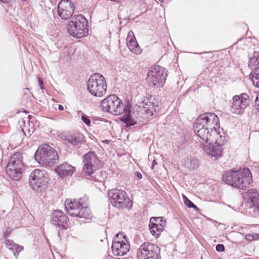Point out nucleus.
I'll list each match as a JSON object with an SVG mask.
<instances>
[{
  "mask_svg": "<svg viewBox=\"0 0 259 259\" xmlns=\"http://www.w3.org/2000/svg\"><path fill=\"white\" fill-rule=\"evenodd\" d=\"M219 124L218 116L214 113L207 112L197 118L193 130L203 142L209 144L224 145L227 140L225 133L220 128Z\"/></svg>",
  "mask_w": 259,
  "mask_h": 259,
  "instance_id": "nucleus-1",
  "label": "nucleus"
},
{
  "mask_svg": "<svg viewBox=\"0 0 259 259\" xmlns=\"http://www.w3.org/2000/svg\"><path fill=\"white\" fill-rule=\"evenodd\" d=\"M103 111L115 115L123 114L121 121L127 126L136 124V121L131 113L128 106L123 105L121 100L114 94L111 95L104 99L101 103Z\"/></svg>",
  "mask_w": 259,
  "mask_h": 259,
  "instance_id": "nucleus-2",
  "label": "nucleus"
},
{
  "mask_svg": "<svg viewBox=\"0 0 259 259\" xmlns=\"http://www.w3.org/2000/svg\"><path fill=\"white\" fill-rule=\"evenodd\" d=\"M222 180L226 183L242 190L246 189L252 182L251 174L247 168L225 172Z\"/></svg>",
  "mask_w": 259,
  "mask_h": 259,
  "instance_id": "nucleus-3",
  "label": "nucleus"
},
{
  "mask_svg": "<svg viewBox=\"0 0 259 259\" xmlns=\"http://www.w3.org/2000/svg\"><path fill=\"white\" fill-rule=\"evenodd\" d=\"M88 198L84 196L79 200L67 199L65 206L68 213L71 217L90 219L92 214L88 208Z\"/></svg>",
  "mask_w": 259,
  "mask_h": 259,
  "instance_id": "nucleus-4",
  "label": "nucleus"
},
{
  "mask_svg": "<svg viewBox=\"0 0 259 259\" xmlns=\"http://www.w3.org/2000/svg\"><path fill=\"white\" fill-rule=\"evenodd\" d=\"M34 158L39 164L45 166L52 167L59 162L57 152L46 144L39 146L35 153Z\"/></svg>",
  "mask_w": 259,
  "mask_h": 259,
  "instance_id": "nucleus-5",
  "label": "nucleus"
},
{
  "mask_svg": "<svg viewBox=\"0 0 259 259\" xmlns=\"http://www.w3.org/2000/svg\"><path fill=\"white\" fill-rule=\"evenodd\" d=\"M67 26L68 33L76 38H81L88 34L87 19L82 15H78L72 18Z\"/></svg>",
  "mask_w": 259,
  "mask_h": 259,
  "instance_id": "nucleus-6",
  "label": "nucleus"
},
{
  "mask_svg": "<svg viewBox=\"0 0 259 259\" xmlns=\"http://www.w3.org/2000/svg\"><path fill=\"white\" fill-rule=\"evenodd\" d=\"M88 90L96 97H102L106 93L107 84L105 77L100 73L92 74L88 82Z\"/></svg>",
  "mask_w": 259,
  "mask_h": 259,
  "instance_id": "nucleus-7",
  "label": "nucleus"
},
{
  "mask_svg": "<svg viewBox=\"0 0 259 259\" xmlns=\"http://www.w3.org/2000/svg\"><path fill=\"white\" fill-rule=\"evenodd\" d=\"M48 175L44 170L35 169L29 176V185L36 192L45 191L48 188Z\"/></svg>",
  "mask_w": 259,
  "mask_h": 259,
  "instance_id": "nucleus-8",
  "label": "nucleus"
},
{
  "mask_svg": "<svg viewBox=\"0 0 259 259\" xmlns=\"http://www.w3.org/2000/svg\"><path fill=\"white\" fill-rule=\"evenodd\" d=\"M112 205L117 208H131L133 202L128 197L126 193L118 189H112L108 193Z\"/></svg>",
  "mask_w": 259,
  "mask_h": 259,
  "instance_id": "nucleus-9",
  "label": "nucleus"
},
{
  "mask_svg": "<svg viewBox=\"0 0 259 259\" xmlns=\"http://www.w3.org/2000/svg\"><path fill=\"white\" fill-rule=\"evenodd\" d=\"M166 73L163 68L159 65L151 67L147 73V81L150 85L156 88L162 87L165 82Z\"/></svg>",
  "mask_w": 259,
  "mask_h": 259,
  "instance_id": "nucleus-10",
  "label": "nucleus"
},
{
  "mask_svg": "<svg viewBox=\"0 0 259 259\" xmlns=\"http://www.w3.org/2000/svg\"><path fill=\"white\" fill-rule=\"evenodd\" d=\"M83 163V171L88 176H91L101 167V161L94 151H90L84 155Z\"/></svg>",
  "mask_w": 259,
  "mask_h": 259,
  "instance_id": "nucleus-11",
  "label": "nucleus"
},
{
  "mask_svg": "<svg viewBox=\"0 0 259 259\" xmlns=\"http://www.w3.org/2000/svg\"><path fill=\"white\" fill-rule=\"evenodd\" d=\"M159 252V248L157 245L145 242L137 250V257L138 259H158Z\"/></svg>",
  "mask_w": 259,
  "mask_h": 259,
  "instance_id": "nucleus-12",
  "label": "nucleus"
},
{
  "mask_svg": "<svg viewBox=\"0 0 259 259\" xmlns=\"http://www.w3.org/2000/svg\"><path fill=\"white\" fill-rule=\"evenodd\" d=\"M125 237L121 233L117 234L112 241V250L115 256H123L130 250V245L126 243Z\"/></svg>",
  "mask_w": 259,
  "mask_h": 259,
  "instance_id": "nucleus-13",
  "label": "nucleus"
},
{
  "mask_svg": "<svg viewBox=\"0 0 259 259\" xmlns=\"http://www.w3.org/2000/svg\"><path fill=\"white\" fill-rule=\"evenodd\" d=\"M249 103V99L247 94L243 93L236 95L233 98L230 111L233 113L241 114L243 113Z\"/></svg>",
  "mask_w": 259,
  "mask_h": 259,
  "instance_id": "nucleus-14",
  "label": "nucleus"
},
{
  "mask_svg": "<svg viewBox=\"0 0 259 259\" xmlns=\"http://www.w3.org/2000/svg\"><path fill=\"white\" fill-rule=\"evenodd\" d=\"M75 10L73 3L70 0H61L58 6L59 16L64 20L71 17Z\"/></svg>",
  "mask_w": 259,
  "mask_h": 259,
  "instance_id": "nucleus-15",
  "label": "nucleus"
},
{
  "mask_svg": "<svg viewBox=\"0 0 259 259\" xmlns=\"http://www.w3.org/2000/svg\"><path fill=\"white\" fill-rule=\"evenodd\" d=\"M142 104L141 112L146 114L147 118L154 116L159 110L158 101L155 99H147Z\"/></svg>",
  "mask_w": 259,
  "mask_h": 259,
  "instance_id": "nucleus-16",
  "label": "nucleus"
},
{
  "mask_svg": "<svg viewBox=\"0 0 259 259\" xmlns=\"http://www.w3.org/2000/svg\"><path fill=\"white\" fill-rule=\"evenodd\" d=\"M51 222L60 229L64 230L68 228L67 217L61 210H54L51 215Z\"/></svg>",
  "mask_w": 259,
  "mask_h": 259,
  "instance_id": "nucleus-17",
  "label": "nucleus"
},
{
  "mask_svg": "<svg viewBox=\"0 0 259 259\" xmlns=\"http://www.w3.org/2000/svg\"><path fill=\"white\" fill-rule=\"evenodd\" d=\"M23 157L22 154L20 152L14 153L11 157L10 159L7 164V167L10 168H16L17 170L25 169V165L22 160Z\"/></svg>",
  "mask_w": 259,
  "mask_h": 259,
  "instance_id": "nucleus-18",
  "label": "nucleus"
},
{
  "mask_svg": "<svg viewBox=\"0 0 259 259\" xmlns=\"http://www.w3.org/2000/svg\"><path fill=\"white\" fill-rule=\"evenodd\" d=\"M127 46L133 53L138 55L141 54L142 50L138 45L133 31H130L126 39Z\"/></svg>",
  "mask_w": 259,
  "mask_h": 259,
  "instance_id": "nucleus-19",
  "label": "nucleus"
},
{
  "mask_svg": "<svg viewBox=\"0 0 259 259\" xmlns=\"http://www.w3.org/2000/svg\"><path fill=\"white\" fill-rule=\"evenodd\" d=\"M247 196L250 207L259 211V193L254 189H250L247 191Z\"/></svg>",
  "mask_w": 259,
  "mask_h": 259,
  "instance_id": "nucleus-20",
  "label": "nucleus"
},
{
  "mask_svg": "<svg viewBox=\"0 0 259 259\" xmlns=\"http://www.w3.org/2000/svg\"><path fill=\"white\" fill-rule=\"evenodd\" d=\"M74 167L71 165L64 163L59 165L56 168V171L61 177L70 176L73 173Z\"/></svg>",
  "mask_w": 259,
  "mask_h": 259,
  "instance_id": "nucleus-21",
  "label": "nucleus"
},
{
  "mask_svg": "<svg viewBox=\"0 0 259 259\" xmlns=\"http://www.w3.org/2000/svg\"><path fill=\"white\" fill-rule=\"evenodd\" d=\"M5 244L7 248L12 251L13 255L17 257L19 253L23 250V247L15 243L13 241L7 239L5 241Z\"/></svg>",
  "mask_w": 259,
  "mask_h": 259,
  "instance_id": "nucleus-22",
  "label": "nucleus"
},
{
  "mask_svg": "<svg viewBox=\"0 0 259 259\" xmlns=\"http://www.w3.org/2000/svg\"><path fill=\"white\" fill-rule=\"evenodd\" d=\"M211 146L207 148L205 151L211 156L218 158L222 155V149L221 146L223 145H219L218 144H210Z\"/></svg>",
  "mask_w": 259,
  "mask_h": 259,
  "instance_id": "nucleus-23",
  "label": "nucleus"
},
{
  "mask_svg": "<svg viewBox=\"0 0 259 259\" xmlns=\"http://www.w3.org/2000/svg\"><path fill=\"white\" fill-rule=\"evenodd\" d=\"M24 169H18L17 168H10V167L6 168V172L8 176L15 181H19L22 176V173Z\"/></svg>",
  "mask_w": 259,
  "mask_h": 259,
  "instance_id": "nucleus-24",
  "label": "nucleus"
},
{
  "mask_svg": "<svg viewBox=\"0 0 259 259\" xmlns=\"http://www.w3.org/2000/svg\"><path fill=\"white\" fill-rule=\"evenodd\" d=\"M259 52L254 51L249 59L248 66L253 71L254 69L259 68Z\"/></svg>",
  "mask_w": 259,
  "mask_h": 259,
  "instance_id": "nucleus-25",
  "label": "nucleus"
},
{
  "mask_svg": "<svg viewBox=\"0 0 259 259\" xmlns=\"http://www.w3.org/2000/svg\"><path fill=\"white\" fill-rule=\"evenodd\" d=\"M83 140V136L82 134L75 133L71 136H68L67 142L73 146H77L81 143Z\"/></svg>",
  "mask_w": 259,
  "mask_h": 259,
  "instance_id": "nucleus-26",
  "label": "nucleus"
},
{
  "mask_svg": "<svg viewBox=\"0 0 259 259\" xmlns=\"http://www.w3.org/2000/svg\"><path fill=\"white\" fill-rule=\"evenodd\" d=\"M165 225L161 224L149 225V230L151 233L156 237H158L164 230Z\"/></svg>",
  "mask_w": 259,
  "mask_h": 259,
  "instance_id": "nucleus-27",
  "label": "nucleus"
},
{
  "mask_svg": "<svg viewBox=\"0 0 259 259\" xmlns=\"http://www.w3.org/2000/svg\"><path fill=\"white\" fill-rule=\"evenodd\" d=\"M250 75L252 77V81L253 85L259 88V68L254 69L251 71Z\"/></svg>",
  "mask_w": 259,
  "mask_h": 259,
  "instance_id": "nucleus-28",
  "label": "nucleus"
},
{
  "mask_svg": "<svg viewBox=\"0 0 259 259\" xmlns=\"http://www.w3.org/2000/svg\"><path fill=\"white\" fill-rule=\"evenodd\" d=\"M166 222L163 220L162 217H152L150 219L149 225L161 224L165 225Z\"/></svg>",
  "mask_w": 259,
  "mask_h": 259,
  "instance_id": "nucleus-29",
  "label": "nucleus"
},
{
  "mask_svg": "<svg viewBox=\"0 0 259 259\" xmlns=\"http://www.w3.org/2000/svg\"><path fill=\"white\" fill-rule=\"evenodd\" d=\"M183 199L185 204L189 208H193L195 210L198 211L199 208L191 200H190L185 195H183Z\"/></svg>",
  "mask_w": 259,
  "mask_h": 259,
  "instance_id": "nucleus-30",
  "label": "nucleus"
},
{
  "mask_svg": "<svg viewBox=\"0 0 259 259\" xmlns=\"http://www.w3.org/2000/svg\"><path fill=\"white\" fill-rule=\"evenodd\" d=\"M245 239L249 241H253L254 240L259 239V234L257 233H252L248 234L245 235Z\"/></svg>",
  "mask_w": 259,
  "mask_h": 259,
  "instance_id": "nucleus-31",
  "label": "nucleus"
},
{
  "mask_svg": "<svg viewBox=\"0 0 259 259\" xmlns=\"http://www.w3.org/2000/svg\"><path fill=\"white\" fill-rule=\"evenodd\" d=\"M245 239L249 241H253L254 240L259 239V234L257 233H252L248 234L245 235Z\"/></svg>",
  "mask_w": 259,
  "mask_h": 259,
  "instance_id": "nucleus-32",
  "label": "nucleus"
},
{
  "mask_svg": "<svg viewBox=\"0 0 259 259\" xmlns=\"http://www.w3.org/2000/svg\"><path fill=\"white\" fill-rule=\"evenodd\" d=\"M199 165L198 160L197 159H191L189 163V168L192 169H196Z\"/></svg>",
  "mask_w": 259,
  "mask_h": 259,
  "instance_id": "nucleus-33",
  "label": "nucleus"
},
{
  "mask_svg": "<svg viewBox=\"0 0 259 259\" xmlns=\"http://www.w3.org/2000/svg\"><path fill=\"white\" fill-rule=\"evenodd\" d=\"M81 120L87 125L90 126L91 125V120L89 117L84 113L81 115Z\"/></svg>",
  "mask_w": 259,
  "mask_h": 259,
  "instance_id": "nucleus-34",
  "label": "nucleus"
},
{
  "mask_svg": "<svg viewBox=\"0 0 259 259\" xmlns=\"http://www.w3.org/2000/svg\"><path fill=\"white\" fill-rule=\"evenodd\" d=\"M215 249L217 251L222 252L225 250V247L224 245L219 244L216 246Z\"/></svg>",
  "mask_w": 259,
  "mask_h": 259,
  "instance_id": "nucleus-35",
  "label": "nucleus"
},
{
  "mask_svg": "<svg viewBox=\"0 0 259 259\" xmlns=\"http://www.w3.org/2000/svg\"><path fill=\"white\" fill-rule=\"evenodd\" d=\"M255 106L256 109L259 111V93L257 95L255 99Z\"/></svg>",
  "mask_w": 259,
  "mask_h": 259,
  "instance_id": "nucleus-36",
  "label": "nucleus"
},
{
  "mask_svg": "<svg viewBox=\"0 0 259 259\" xmlns=\"http://www.w3.org/2000/svg\"><path fill=\"white\" fill-rule=\"evenodd\" d=\"M59 137L60 138V139H61L62 140H66L67 141V139H68V136H67L64 133H61L60 135H59Z\"/></svg>",
  "mask_w": 259,
  "mask_h": 259,
  "instance_id": "nucleus-37",
  "label": "nucleus"
},
{
  "mask_svg": "<svg viewBox=\"0 0 259 259\" xmlns=\"http://www.w3.org/2000/svg\"><path fill=\"white\" fill-rule=\"evenodd\" d=\"M38 82H39V84L40 89L41 90H43L44 89L43 81L40 78H39Z\"/></svg>",
  "mask_w": 259,
  "mask_h": 259,
  "instance_id": "nucleus-38",
  "label": "nucleus"
},
{
  "mask_svg": "<svg viewBox=\"0 0 259 259\" xmlns=\"http://www.w3.org/2000/svg\"><path fill=\"white\" fill-rule=\"evenodd\" d=\"M135 175L139 179H140L142 178V174L139 172L137 171L135 172Z\"/></svg>",
  "mask_w": 259,
  "mask_h": 259,
  "instance_id": "nucleus-39",
  "label": "nucleus"
},
{
  "mask_svg": "<svg viewBox=\"0 0 259 259\" xmlns=\"http://www.w3.org/2000/svg\"><path fill=\"white\" fill-rule=\"evenodd\" d=\"M157 162H156V160H154L153 161V162H152V166H151V168H152V169H153V168H154V166H155V165H157Z\"/></svg>",
  "mask_w": 259,
  "mask_h": 259,
  "instance_id": "nucleus-40",
  "label": "nucleus"
},
{
  "mask_svg": "<svg viewBox=\"0 0 259 259\" xmlns=\"http://www.w3.org/2000/svg\"><path fill=\"white\" fill-rule=\"evenodd\" d=\"M10 0H0V1L3 3L7 4L10 2Z\"/></svg>",
  "mask_w": 259,
  "mask_h": 259,
  "instance_id": "nucleus-41",
  "label": "nucleus"
},
{
  "mask_svg": "<svg viewBox=\"0 0 259 259\" xmlns=\"http://www.w3.org/2000/svg\"><path fill=\"white\" fill-rule=\"evenodd\" d=\"M63 109H64V108H63V106H62V105H59V106H58V109H59V110H63Z\"/></svg>",
  "mask_w": 259,
  "mask_h": 259,
  "instance_id": "nucleus-42",
  "label": "nucleus"
},
{
  "mask_svg": "<svg viewBox=\"0 0 259 259\" xmlns=\"http://www.w3.org/2000/svg\"><path fill=\"white\" fill-rule=\"evenodd\" d=\"M5 212V210H2V211H1V210H0V217H3L4 216L3 214H4Z\"/></svg>",
  "mask_w": 259,
  "mask_h": 259,
  "instance_id": "nucleus-43",
  "label": "nucleus"
},
{
  "mask_svg": "<svg viewBox=\"0 0 259 259\" xmlns=\"http://www.w3.org/2000/svg\"><path fill=\"white\" fill-rule=\"evenodd\" d=\"M131 113L133 115V117L135 118V120L137 121L136 118H137V117H136V118L135 117V113L134 112L132 113L131 112ZM136 123H137V122L136 123Z\"/></svg>",
  "mask_w": 259,
  "mask_h": 259,
  "instance_id": "nucleus-44",
  "label": "nucleus"
},
{
  "mask_svg": "<svg viewBox=\"0 0 259 259\" xmlns=\"http://www.w3.org/2000/svg\"><path fill=\"white\" fill-rule=\"evenodd\" d=\"M103 142H104V143H109V141H108V140H105V141H103Z\"/></svg>",
  "mask_w": 259,
  "mask_h": 259,
  "instance_id": "nucleus-45",
  "label": "nucleus"
},
{
  "mask_svg": "<svg viewBox=\"0 0 259 259\" xmlns=\"http://www.w3.org/2000/svg\"><path fill=\"white\" fill-rule=\"evenodd\" d=\"M60 233H61V232L59 231L58 232V234L59 237H60V235H61Z\"/></svg>",
  "mask_w": 259,
  "mask_h": 259,
  "instance_id": "nucleus-46",
  "label": "nucleus"
},
{
  "mask_svg": "<svg viewBox=\"0 0 259 259\" xmlns=\"http://www.w3.org/2000/svg\"><path fill=\"white\" fill-rule=\"evenodd\" d=\"M25 90H28L29 89L28 88H26V89H25Z\"/></svg>",
  "mask_w": 259,
  "mask_h": 259,
  "instance_id": "nucleus-47",
  "label": "nucleus"
},
{
  "mask_svg": "<svg viewBox=\"0 0 259 259\" xmlns=\"http://www.w3.org/2000/svg\"><path fill=\"white\" fill-rule=\"evenodd\" d=\"M201 259H202V258H201Z\"/></svg>",
  "mask_w": 259,
  "mask_h": 259,
  "instance_id": "nucleus-48",
  "label": "nucleus"
}]
</instances>
